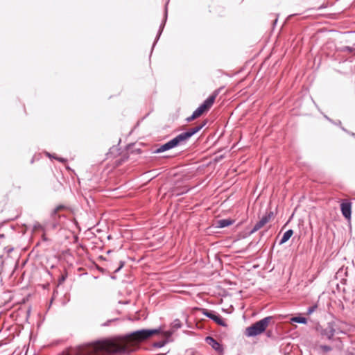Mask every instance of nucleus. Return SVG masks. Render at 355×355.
<instances>
[{
  "instance_id": "obj_1",
  "label": "nucleus",
  "mask_w": 355,
  "mask_h": 355,
  "mask_svg": "<svg viewBox=\"0 0 355 355\" xmlns=\"http://www.w3.org/2000/svg\"><path fill=\"white\" fill-rule=\"evenodd\" d=\"M133 334L124 337L98 341L93 344L72 349L61 355H106L116 352H125L132 346Z\"/></svg>"
},
{
  "instance_id": "obj_2",
  "label": "nucleus",
  "mask_w": 355,
  "mask_h": 355,
  "mask_svg": "<svg viewBox=\"0 0 355 355\" xmlns=\"http://www.w3.org/2000/svg\"><path fill=\"white\" fill-rule=\"evenodd\" d=\"M203 125H201L200 126H196L195 128H191V130H189L187 132H182V133L178 135L176 137L173 138L171 141H169L167 143L164 144V145L161 146L160 148H159L157 150V153L164 152L165 150H169L171 148H173L177 146L180 143L187 140L196 132H198L203 127Z\"/></svg>"
},
{
  "instance_id": "obj_3",
  "label": "nucleus",
  "mask_w": 355,
  "mask_h": 355,
  "mask_svg": "<svg viewBox=\"0 0 355 355\" xmlns=\"http://www.w3.org/2000/svg\"><path fill=\"white\" fill-rule=\"evenodd\" d=\"M271 317H266L247 327L245 330V335L248 337H254L260 335L269 325Z\"/></svg>"
},
{
  "instance_id": "obj_4",
  "label": "nucleus",
  "mask_w": 355,
  "mask_h": 355,
  "mask_svg": "<svg viewBox=\"0 0 355 355\" xmlns=\"http://www.w3.org/2000/svg\"><path fill=\"white\" fill-rule=\"evenodd\" d=\"M218 95V91H215L205 102L196 110L191 116L187 118L188 121L194 120L200 116L204 112H207L213 105L216 98Z\"/></svg>"
},
{
  "instance_id": "obj_5",
  "label": "nucleus",
  "mask_w": 355,
  "mask_h": 355,
  "mask_svg": "<svg viewBox=\"0 0 355 355\" xmlns=\"http://www.w3.org/2000/svg\"><path fill=\"white\" fill-rule=\"evenodd\" d=\"M159 331L157 329L155 330H138L135 331V343L136 342H142L144 341L152 336L158 334Z\"/></svg>"
},
{
  "instance_id": "obj_6",
  "label": "nucleus",
  "mask_w": 355,
  "mask_h": 355,
  "mask_svg": "<svg viewBox=\"0 0 355 355\" xmlns=\"http://www.w3.org/2000/svg\"><path fill=\"white\" fill-rule=\"evenodd\" d=\"M352 207V202H349L347 200H343L340 204L341 213L343 216L348 220H351Z\"/></svg>"
},
{
  "instance_id": "obj_7",
  "label": "nucleus",
  "mask_w": 355,
  "mask_h": 355,
  "mask_svg": "<svg viewBox=\"0 0 355 355\" xmlns=\"http://www.w3.org/2000/svg\"><path fill=\"white\" fill-rule=\"evenodd\" d=\"M273 218V213L272 211H269L265 216H263L261 219L256 223L254 226L252 232L259 230L262 228L266 224L270 222Z\"/></svg>"
},
{
  "instance_id": "obj_8",
  "label": "nucleus",
  "mask_w": 355,
  "mask_h": 355,
  "mask_svg": "<svg viewBox=\"0 0 355 355\" xmlns=\"http://www.w3.org/2000/svg\"><path fill=\"white\" fill-rule=\"evenodd\" d=\"M206 343L212 347L213 349H214L216 351H217L218 352H223V347L221 346V345L218 343L215 339H214L213 338L211 337H207L206 338Z\"/></svg>"
},
{
  "instance_id": "obj_9",
  "label": "nucleus",
  "mask_w": 355,
  "mask_h": 355,
  "mask_svg": "<svg viewBox=\"0 0 355 355\" xmlns=\"http://www.w3.org/2000/svg\"><path fill=\"white\" fill-rule=\"evenodd\" d=\"M335 330L331 325H328L326 328L323 329L321 334L327 339H331L334 336Z\"/></svg>"
},
{
  "instance_id": "obj_10",
  "label": "nucleus",
  "mask_w": 355,
  "mask_h": 355,
  "mask_svg": "<svg viewBox=\"0 0 355 355\" xmlns=\"http://www.w3.org/2000/svg\"><path fill=\"white\" fill-rule=\"evenodd\" d=\"M233 223L234 220L230 218L221 219L217 221V225L219 227H225L232 225Z\"/></svg>"
},
{
  "instance_id": "obj_11",
  "label": "nucleus",
  "mask_w": 355,
  "mask_h": 355,
  "mask_svg": "<svg viewBox=\"0 0 355 355\" xmlns=\"http://www.w3.org/2000/svg\"><path fill=\"white\" fill-rule=\"evenodd\" d=\"M293 231L292 230H289L286 231L284 234V235L281 239L280 244L284 243L287 241H288V239L293 236Z\"/></svg>"
},
{
  "instance_id": "obj_12",
  "label": "nucleus",
  "mask_w": 355,
  "mask_h": 355,
  "mask_svg": "<svg viewBox=\"0 0 355 355\" xmlns=\"http://www.w3.org/2000/svg\"><path fill=\"white\" fill-rule=\"evenodd\" d=\"M216 323L221 326H225L224 320L220 315H215L213 320Z\"/></svg>"
},
{
  "instance_id": "obj_13",
  "label": "nucleus",
  "mask_w": 355,
  "mask_h": 355,
  "mask_svg": "<svg viewBox=\"0 0 355 355\" xmlns=\"http://www.w3.org/2000/svg\"><path fill=\"white\" fill-rule=\"evenodd\" d=\"M293 322H298V323H302L306 324L307 322V320L305 318L303 317H294L291 319Z\"/></svg>"
},
{
  "instance_id": "obj_14",
  "label": "nucleus",
  "mask_w": 355,
  "mask_h": 355,
  "mask_svg": "<svg viewBox=\"0 0 355 355\" xmlns=\"http://www.w3.org/2000/svg\"><path fill=\"white\" fill-rule=\"evenodd\" d=\"M140 316L141 318H143L144 319H145L146 318V312L145 311H139L138 313H136L135 314V317H134L135 320L139 319Z\"/></svg>"
},
{
  "instance_id": "obj_15",
  "label": "nucleus",
  "mask_w": 355,
  "mask_h": 355,
  "mask_svg": "<svg viewBox=\"0 0 355 355\" xmlns=\"http://www.w3.org/2000/svg\"><path fill=\"white\" fill-rule=\"evenodd\" d=\"M204 315H205L207 317L214 320V318L216 315H214V313H212L211 312H209L207 310H205L204 312H203Z\"/></svg>"
},
{
  "instance_id": "obj_16",
  "label": "nucleus",
  "mask_w": 355,
  "mask_h": 355,
  "mask_svg": "<svg viewBox=\"0 0 355 355\" xmlns=\"http://www.w3.org/2000/svg\"><path fill=\"white\" fill-rule=\"evenodd\" d=\"M316 307H317V306H311V307L309 308L308 311H307V314H308V315L311 314V313L315 311V309H316Z\"/></svg>"
},
{
  "instance_id": "obj_17",
  "label": "nucleus",
  "mask_w": 355,
  "mask_h": 355,
  "mask_svg": "<svg viewBox=\"0 0 355 355\" xmlns=\"http://www.w3.org/2000/svg\"><path fill=\"white\" fill-rule=\"evenodd\" d=\"M320 347H321V348L323 349V351H324V352H329V351H330V350H331V347H329V346H327V345H322V346H321Z\"/></svg>"
},
{
  "instance_id": "obj_18",
  "label": "nucleus",
  "mask_w": 355,
  "mask_h": 355,
  "mask_svg": "<svg viewBox=\"0 0 355 355\" xmlns=\"http://www.w3.org/2000/svg\"><path fill=\"white\" fill-rule=\"evenodd\" d=\"M175 326H176V327H180V325L178 323H175Z\"/></svg>"
}]
</instances>
